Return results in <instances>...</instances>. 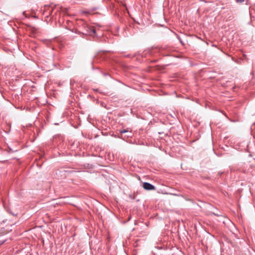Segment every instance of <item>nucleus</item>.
Returning <instances> with one entry per match:
<instances>
[{
  "mask_svg": "<svg viewBox=\"0 0 255 255\" xmlns=\"http://www.w3.org/2000/svg\"><path fill=\"white\" fill-rule=\"evenodd\" d=\"M142 187L146 190H155L156 189L154 185L148 182H144Z\"/></svg>",
  "mask_w": 255,
  "mask_h": 255,
  "instance_id": "2",
  "label": "nucleus"
},
{
  "mask_svg": "<svg viewBox=\"0 0 255 255\" xmlns=\"http://www.w3.org/2000/svg\"><path fill=\"white\" fill-rule=\"evenodd\" d=\"M62 10L65 12V13L67 12L68 10V8H64L63 9H62Z\"/></svg>",
  "mask_w": 255,
  "mask_h": 255,
  "instance_id": "4",
  "label": "nucleus"
},
{
  "mask_svg": "<svg viewBox=\"0 0 255 255\" xmlns=\"http://www.w3.org/2000/svg\"><path fill=\"white\" fill-rule=\"evenodd\" d=\"M76 172H77V171L75 170H64V174L65 175H67L68 174H74Z\"/></svg>",
  "mask_w": 255,
  "mask_h": 255,
  "instance_id": "3",
  "label": "nucleus"
},
{
  "mask_svg": "<svg viewBox=\"0 0 255 255\" xmlns=\"http://www.w3.org/2000/svg\"><path fill=\"white\" fill-rule=\"evenodd\" d=\"M119 132L121 134V136L120 137L124 139L131 136V132L128 129L120 130Z\"/></svg>",
  "mask_w": 255,
  "mask_h": 255,
  "instance_id": "1",
  "label": "nucleus"
},
{
  "mask_svg": "<svg viewBox=\"0 0 255 255\" xmlns=\"http://www.w3.org/2000/svg\"><path fill=\"white\" fill-rule=\"evenodd\" d=\"M237 2H242L245 1V0H236Z\"/></svg>",
  "mask_w": 255,
  "mask_h": 255,
  "instance_id": "5",
  "label": "nucleus"
},
{
  "mask_svg": "<svg viewBox=\"0 0 255 255\" xmlns=\"http://www.w3.org/2000/svg\"><path fill=\"white\" fill-rule=\"evenodd\" d=\"M137 177L138 179L140 180V176H137Z\"/></svg>",
  "mask_w": 255,
  "mask_h": 255,
  "instance_id": "7",
  "label": "nucleus"
},
{
  "mask_svg": "<svg viewBox=\"0 0 255 255\" xmlns=\"http://www.w3.org/2000/svg\"><path fill=\"white\" fill-rule=\"evenodd\" d=\"M92 32H93L94 33H96V30H95V29H92Z\"/></svg>",
  "mask_w": 255,
  "mask_h": 255,
  "instance_id": "6",
  "label": "nucleus"
}]
</instances>
